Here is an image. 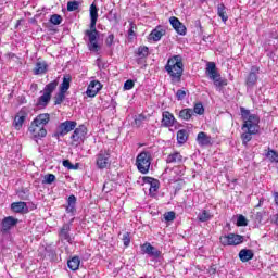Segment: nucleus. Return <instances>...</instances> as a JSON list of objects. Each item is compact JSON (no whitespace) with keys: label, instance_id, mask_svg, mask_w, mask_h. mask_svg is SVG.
Segmentation results:
<instances>
[{"label":"nucleus","instance_id":"53","mask_svg":"<svg viewBox=\"0 0 278 278\" xmlns=\"http://www.w3.org/2000/svg\"><path fill=\"white\" fill-rule=\"evenodd\" d=\"M142 121H144V116L139 115V117L135 119V123H136V125H140V123H142Z\"/></svg>","mask_w":278,"mask_h":278},{"label":"nucleus","instance_id":"2","mask_svg":"<svg viewBox=\"0 0 278 278\" xmlns=\"http://www.w3.org/2000/svg\"><path fill=\"white\" fill-rule=\"evenodd\" d=\"M165 71L169 75L172 84H181L184 77V58L181 55H174L167 60Z\"/></svg>","mask_w":278,"mask_h":278},{"label":"nucleus","instance_id":"45","mask_svg":"<svg viewBox=\"0 0 278 278\" xmlns=\"http://www.w3.org/2000/svg\"><path fill=\"white\" fill-rule=\"evenodd\" d=\"M53 181H55V175L53 174H47L43 177L42 184H53Z\"/></svg>","mask_w":278,"mask_h":278},{"label":"nucleus","instance_id":"43","mask_svg":"<svg viewBox=\"0 0 278 278\" xmlns=\"http://www.w3.org/2000/svg\"><path fill=\"white\" fill-rule=\"evenodd\" d=\"M247 217H244L243 215H239L237 218V227H247Z\"/></svg>","mask_w":278,"mask_h":278},{"label":"nucleus","instance_id":"48","mask_svg":"<svg viewBox=\"0 0 278 278\" xmlns=\"http://www.w3.org/2000/svg\"><path fill=\"white\" fill-rule=\"evenodd\" d=\"M176 99H178V101H184V99H186V90L184 89L177 90Z\"/></svg>","mask_w":278,"mask_h":278},{"label":"nucleus","instance_id":"34","mask_svg":"<svg viewBox=\"0 0 278 278\" xmlns=\"http://www.w3.org/2000/svg\"><path fill=\"white\" fill-rule=\"evenodd\" d=\"M162 36H164V29L156 28L151 31L150 38L154 40V42H159V40H162Z\"/></svg>","mask_w":278,"mask_h":278},{"label":"nucleus","instance_id":"21","mask_svg":"<svg viewBox=\"0 0 278 278\" xmlns=\"http://www.w3.org/2000/svg\"><path fill=\"white\" fill-rule=\"evenodd\" d=\"M49 121H51V115L49 113H41L33 121V123L45 127V125H49Z\"/></svg>","mask_w":278,"mask_h":278},{"label":"nucleus","instance_id":"35","mask_svg":"<svg viewBox=\"0 0 278 278\" xmlns=\"http://www.w3.org/2000/svg\"><path fill=\"white\" fill-rule=\"evenodd\" d=\"M212 213H210V211L207 210H203L198 214V219L200 220V223H207V220H210V218H212Z\"/></svg>","mask_w":278,"mask_h":278},{"label":"nucleus","instance_id":"30","mask_svg":"<svg viewBox=\"0 0 278 278\" xmlns=\"http://www.w3.org/2000/svg\"><path fill=\"white\" fill-rule=\"evenodd\" d=\"M60 83L58 80H53L51 83H49L48 85H46V87L43 88V93L48 94L51 97V94H53V92L55 91V88H58V85Z\"/></svg>","mask_w":278,"mask_h":278},{"label":"nucleus","instance_id":"42","mask_svg":"<svg viewBox=\"0 0 278 278\" xmlns=\"http://www.w3.org/2000/svg\"><path fill=\"white\" fill-rule=\"evenodd\" d=\"M108 20L110 22L118 23V15L116 14V11L111 10L108 14Z\"/></svg>","mask_w":278,"mask_h":278},{"label":"nucleus","instance_id":"29","mask_svg":"<svg viewBox=\"0 0 278 278\" xmlns=\"http://www.w3.org/2000/svg\"><path fill=\"white\" fill-rule=\"evenodd\" d=\"M81 264V261L79 260L78 256H74L72 257L68 262H67V266L70 270H79V265Z\"/></svg>","mask_w":278,"mask_h":278},{"label":"nucleus","instance_id":"40","mask_svg":"<svg viewBox=\"0 0 278 278\" xmlns=\"http://www.w3.org/2000/svg\"><path fill=\"white\" fill-rule=\"evenodd\" d=\"M11 210H27V203L14 202L11 204Z\"/></svg>","mask_w":278,"mask_h":278},{"label":"nucleus","instance_id":"24","mask_svg":"<svg viewBox=\"0 0 278 278\" xmlns=\"http://www.w3.org/2000/svg\"><path fill=\"white\" fill-rule=\"evenodd\" d=\"M184 160V156L179 152L170 153L166 159V164H179Z\"/></svg>","mask_w":278,"mask_h":278},{"label":"nucleus","instance_id":"50","mask_svg":"<svg viewBox=\"0 0 278 278\" xmlns=\"http://www.w3.org/2000/svg\"><path fill=\"white\" fill-rule=\"evenodd\" d=\"M106 47H112L114 45V34H110L105 39Z\"/></svg>","mask_w":278,"mask_h":278},{"label":"nucleus","instance_id":"8","mask_svg":"<svg viewBox=\"0 0 278 278\" xmlns=\"http://www.w3.org/2000/svg\"><path fill=\"white\" fill-rule=\"evenodd\" d=\"M0 225H1L0 233L5 236L10 233V231H12V229H14L16 225H18V218L13 216H7L2 219Z\"/></svg>","mask_w":278,"mask_h":278},{"label":"nucleus","instance_id":"19","mask_svg":"<svg viewBox=\"0 0 278 278\" xmlns=\"http://www.w3.org/2000/svg\"><path fill=\"white\" fill-rule=\"evenodd\" d=\"M197 142L200 147H210L212 144V137L207 132H199L197 136Z\"/></svg>","mask_w":278,"mask_h":278},{"label":"nucleus","instance_id":"6","mask_svg":"<svg viewBox=\"0 0 278 278\" xmlns=\"http://www.w3.org/2000/svg\"><path fill=\"white\" fill-rule=\"evenodd\" d=\"M111 154L110 150H100V152L96 155V166L100 170H105V168H110L112 166V161L110 160Z\"/></svg>","mask_w":278,"mask_h":278},{"label":"nucleus","instance_id":"1","mask_svg":"<svg viewBox=\"0 0 278 278\" xmlns=\"http://www.w3.org/2000/svg\"><path fill=\"white\" fill-rule=\"evenodd\" d=\"M90 25L89 29L85 30L84 40L87 41L89 51L97 53L99 51V37L100 33L97 30V21H99V9L97 4L92 3L89 9Z\"/></svg>","mask_w":278,"mask_h":278},{"label":"nucleus","instance_id":"12","mask_svg":"<svg viewBox=\"0 0 278 278\" xmlns=\"http://www.w3.org/2000/svg\"><path fill=\"white\" fill-rule=\"evenodd\" d=\"M143 182L149 186L150 197H157V190H160V180L146 176L143 177Z\"/></svg>","mask_w":278,"mask_h":278},{"label":"nucleus","instance_id":"33","mask_svg":"<svg viewBox=\"0 0 278 278\" xmlns=\"http://www.w3.org/2000/svg\"><path fill=\"white\" fill-rule=\"evenodd\" d=\"M25 115L18 113L13 122V127L18 131L23 127V123H25Z\"/></svg>","mask_w":278,"mask_h":278},{"label":"nucleus","instance_id":"41","mask_svg":"<svg viewBox=\"0 0 278 278\" xmlns=\"http://www.w3.org/2000/svg\"><path fill=\"white\" fill-rule=\"evenodd\" d=\"M134 29H136V24H134V22H130V27L128 29L129 40H134V38H136V31Z\"/></svg>","mask_w":278,"mask_h":278},{"label":"nucleus","instance_id":"49","mask_svg":"<svg viewBox=\"0 0 278 278\" xmlns=\"http://www.w3.org/2000/svg\"><path fill=\"white\" fill-rule=\"evenodd\" d=\"M134 86H135L134 80L128 79L124 84V90H131L134 88Z\"/></svg>","mask_w":278,"mask_h":278},{"label":"nucleus","instance_id":"47","mask_svg":"<svg viewBox=\"0 0 278 278\" xmlns=\"http://www.w3.org/2000/svg\"><path fill=\"white\" fill-rule=\"evenodd\" d=\"M68 206L75 210V204L77 203V198L75 195H70L67 199Z\"/></svg>","mask_w":278,"mask_h":278},{"label":"nucleus","instance_id":"23","mask_svg":"<svg viewBox=\"0 0 278 278\" xmlns=\"http://www.w3.org/2000/svg\"><path fill=\"white\" fill-rule=\"evenodd\" d=\"M49 103H51V96L43 92V94L38 98L36 108L39 110H45Z\"/></svg>","mask_w":278,"mask_h":278},{"label":"nucleus","instance_id":"51","mask_svg":"<svg viewBox=\"0 0 278 278\" xmlns=\"http://www.w3.org/2000/svg\"><path fill=\"white\" fill-rule=\"evenodd\" d=\"M123 242L124 245L127 247L131 242V238L129 237V232H126L123 235Z\"/></svg>","mask_w":278,"mask_h":278},{"label":"nucleus","instance_id":"11","mask_svg":"<svg viewBox=\"0 0 278 278\" xmlns=\"http://www.w3.org/2000/svg\"><path fill=\"white\" fill-rule=\"evenodd\" d=\"M28 131L33 136L34 140H40L47 136V129L45 126H40L34 122L30 123Z\"/></svg>","mask_w":278,"mask_h":278},{"label":"nucleus","instance_id":"46","mask_svg":"<svg viewBox=\"0 0 278 278\" xmlns=\"http://www.w3.org/2000/svg\"><path fill=\"white\" fill-rule=\"evenodd\" d=\"M164 219H165L167 223H170V222L175 220V212H173V211L166 212V213L164 214Z\"/></svg>","mask_w":278,"mask_h":278},{"label":"nucleus","instance_id":"9","mask_svg":"<svg viewBox=\"0 0 278 278\" xmlns=\"http://www.w3.org/2000/svg\"><path fill=\"white\" fill-rule=\"evenodd\" d=\"M141 252L143 253V255H148L149 257H152L154 262H157V260L162 257V251L157 250L155 247H153L149 242H146L141 245Z\"/></svg>","mask_w":278,"mask_h":278},{"label":"nucleus","instance_id":"57","mask_svg":"<svg viewBox=\"0 0 278 278\" xmlns=\"http://www.w3.org/2000/svg\"><path fill=\"white\" fill-rule=\"evenodd\" d=\"M276 225H278V214H277V218H276Z\"/></svg>","mask_w":278,"mask_h":278},{"label":"nucleus","instance_id":"52","mask_svg":"<svg viewBox=\"0 0 278 278\" xmlns=\"http://www.w3.org/2000/svg\"><path fill=\"white\" fill-rule=\"evenodd\" d=\"M63 166L68 168V170H73V163H71L68 160L63 161Z\"/></svg>","mask_w":278,"mask_h":278},{"label":"nucleus","instance_id":"54","mask_svg":"<svg viewBox=\"0 0 278 278\" xmlns=\"http://www.w3.org/2000/svg\"><path fill=\"white\" fill-rule=\"evenodd\" d=\"M274 201H275L276 205L278 206V192L274 193Z\"/></svg>","mask_w":278,"mask_h":278},{"label":"nucleus","instance_id":"32","mask_svg":"<svg viewBox=\"0 0 278 278\" xmlns=\"http://www.w3.org/2000/svg\"><path fill=\"white\" fill-rule=\"evenodd\" d=\"M188 130L186 129H180L177 132V142L178 144H186L188 142Z\"/></svg>","mask_w":278,"mask_h":278},{"label":"nucleus","instance_id":"27","mask_svg":"<svg viewBox=\"0 0 278 278\" xmlns=\"http://www.w3.org/2000/svg\"><path fill=\"white\" fill-rule=\"evenodd\" d=\"M178 116L181 118V121H190V118L194 116V111L192 109H182Z\"/></svg>","mask_w":278,"mask_h":278},{"label":"nucleus","instance_id":"44","mask_svg":"<svg viewBox=\"0 0 278 278\" xmlns=\"http://www.w3.org/2000/svg\"><path fill=\"white\" fill-rule=\"evenodd\" d=\"M50 23H52V25H60V24L62 23V17H61V15L53 14V15L50 17Z\"/></svg>","mask_w":278,"mask_h":278},{"label":"nucleus","instance_id":"17","mask_svg":"<svg viewBox=\"0 0 278 278\" xmlns=\"http://www.w3.org/2000/svg\"><path fill=\"white\" fill-rule=\"evenodd\" d=\"M59 238L64 242H68V244H73V238L71 237V225L64 224L59 231Z\"/></svg>","mask_w":278,"mask_h":278},{"label":"nucleus","instance_id":"15","mask_svg":"<svg viewBox=\"0 0 278 278\" xmlns=\"http://www.w3.org/2000/svg\"><path fill=\"white\" fill-rule=\"evenodd\" d=\"M101 88H103V85H101V81L99 80H92L86 91L87 97L93 98L99 94Z\"/></svg>","mask_w":278,"mask_h":278},{"label":"nucleus","instance_id":"20","mask_svg":"<svg viewBox=\"0 0 278 278\" xmlns=\"http://www.w3.org/2000/svg\"><path fill=\"white\" fill-rule=\"evenodd\" d=\"M243 132L241 134V140H242V144H244V147H247V144H249V142H251V140H253V136H256V134H260L257 130H251L249 128H245L244 130H242Z\"/></svg>","mask_w":278,"mask_h":278},{"label":"nucleus","instance_id":"5","mask_svg":"<svg viewBox=\"0 0 278 278\" xmlns=\"http://www.w3.org/2000/svg\"><path fill=\"white\" fill-rule=\"evenodd\" d=\"M151 152L148 151H142L137 155L136 166L139 173H142V175H147V173H149V169L151 168Z\"/></svg>","mask_w":278,"mask_h":278},{"label":"nucleus","instance_id":"26","mask_svg":"<svg viewBox=\"0 0 278 278\" xmlns=\"http://www.w3.org/2000/svg\"><path fill=\"white\" fill-rule=\"evenodd\" d=\"M254 255L255 254L253 253V250H249V249H242L239 252V258L242 262H250V260H253Z\"/></svg>","mask_w":278,"mask_h":278},{"label":"nucleus","instance_id":"38","mask_svg":"<svg viewBox=\"0 0 278 278\" xmlns=\"http://www.w3.org/2000/svg\"><path fill=\"white\" fill-rule=\"evenodd\" d=\"M193 114H199L200 116L205 114V108H203V103L199 102L194 104Z\"/></svg>","mask_w":278,"mask_h":278},{"label":"nucleus","instance_id":"4","mask_svg":"<svg viewBox=\"0 0 278 278\" xmlns=\"http://www.w3.org/2000/svg\"><path fill=\"white\" fill-rule=\"evenodd\" d=\"M205 75L214 83L216 88H223V86H227V79H223L220 77V73H218V68H216V63L207 62L205 67Z\"/></svg>","mask_w":278,"mask_h":278},{"label":"nucleus","instance_id":"31","mask_svg":"<svg viewBox=\"0 0 278 278\" xmlns=\"http://www.w3.org/2000/svg\"><path fill=\"white\" fill-rule=\"evenodd\" d=\"M71 81H72L71 75H65L63 77V81L60 86L61 92H68V89L71 88Z\"/></svg>","mask_w":278,"mask_h":278},{"label":"nucleus","instance_id":"37","mask_svg":"<svg viewBox=\"0 0 278 278\" xmlns=\"http://www.w3.org/2000/svg\"><path fill=\"white\" fill-rule=\"evenodd\" d=\"M66 92L61 91L54 97V105H61L65 99Z\"/></svg>","mask_w":278,"mask_h":278},{"label":"nucleus","instance_id":"39","mask_svg":"<svg viewBox=\"0 0 278 278\" xmlns=\"http://www.w3.org/2000/svg\"><path fill=\"white\" fill-rule=\"evenodd\" d=\"M76 10H79V1H70L67 2V11L68 12H75Z\"/></svg>","mask_w":278,"mask_h":278},{"label":"nucleus","instance_id":"7","mask_svg":"<svg viewBox=\"0 0 278 278\" xmlns=\"http://www.w3.org/2000/svg\"><path fill=\"white\" fill-rule=\"evenodd\" d=\"M243 240L244 238L242 236L236 233L225 235L219 238L223 247H238V244H242Z\"/></svg>","mask_w":278,"mask_h":278},{"label":"nucleus","instance_id":"3","mask_svg":"<svg viewBox=\"0 0 278 278\" xmlns=\"http://www.w3.org/2000/svg\"><path fill=\"white\" fill-rule=\"evenodd\" d=\"M240 112L241 118L243 119V125L241 129H251L252 132H260V116H257L256 114H251V111L244 109V106L240 108Z\"/></svg>","mask_w":278,"mask_h":278},{"label":"nucleus","instance_id":"25","mask_svg":"<svg viewBox=\"0 0 278 278\" xmlns=\"http://www.w3.org/2000/svg\"><path fill=\"white\" fill-rule=\"evenodd\" d=\"M217 16L222 18L223 23L229 21V15H227V7L224 3L217 5Z\"/></svg>","mask_w":278,"mask_h":278},{"label":"nucleus","instance_id":"18","mask_svg":"<svg viewBox=\"0 0 278 278\" xmlns=\"http://www.w3.org/2000/svg\"><path fill=\"white\" fill-rule=\"evenodd\" d=\"M162 125L163 127H173V125H175V123H177V119H175V115H173L170 112L168 111H164L163 115H162Z\"/></svg>","mask_w":278,"mask_h":278},{"label":"nucleus","instance_id":"55","mask_svg":"<svg viewBox=\"0 0 278 278\" xmlns=\"http://www.w3.org/2000/svg\"><path fill=\"white\" fill-rule=\"evenodd\" d=\"M105 188H108V182L103 185V192H110V190H106Z\"/></svg>","mask_w":278,"mask_h":278},{"label":"nucleus","instance_id":"14","mask_svg":"<svg viewBox=\"0 0 278 278\" xmlns=\"http://www.w3.org/2000/svg\"><path fill=\"white\" fill-rule=\"evenodd\" d=\"M257 75H260V67L252 66L245 81L248 88H253L257 84Z\"/></svg>","mask_w":278,"mask_h":278},{"label":"nucleus","instance_id":"22","mask_svg":"<svg viewBox=\"0 0 278 278\" xmlns=\"http://www.w3.org/2000/svg\"><path fill=\"white\" fill-rule=\"evenodd\" d=\"M49 68L47 61H37L34 68V75H45Z\"/></svg>","mask_w":278,"mask_h":278},{"label":"nucleus","instance_id":"13","mask_svg":"<svg viewBox=\"0 0 278 278\" xmlns=\"http://www.w3.org/2000/svg\"><path fill=\"white\" fill-rule=\"evenodd\" d=\"M169 23L173 29H175V31L179 34V36H186L188 29L186 28V25H184V23L179 21V18L172 16L169 18Z\"/></svg>","mask_w":278,"mask_h":278},{"label":"nucleus","instance_id":"36","mask_svg":"<svg viewBox=\"0 0 278 278\" xmlns=\"http://www.w3.org/2000/svg\"><path fill=\"white\" fill-rule=\"evenodd\" d=\"M137 55L138 58H140V60H143L144 58H149V47L140 46L137 50Z\"/></svg>","mask_w":278,"mask_h":278},{"label":"nucleus","instance_id":"56","mask_svg":"<svg viewBox=\"0 0 278 278\" xmlns=\"http://www.w3.org/2000/svg\"><path fill=\"white\" fill-rule=\"evenodd\" d=\"M21 212L22 214H27V212H29L28 210H22V211H17Z\"/></svg>","mask_w":278,"mask_h":278},{"label":"nucleus","instance_id":"28","mask_svg":"<svg viewBox=\"0 0 278 278\" xmlns=\"http://www.w3.org/2000/svg\"><path fill=\"white\" fill-rule=\"evenodd\" d=\"M265 157L271 163V164H278V152L268 148L267 152L265 153Z\"/></svg>","mask_w":278,"mask_h":278},{"label":"nucleus","instance_id":"10","mask_svg":"<svg viewBox=\"0 0 278 278\" xmlns=\"http://www.w3.org/2000/svg\"><path fill=\"white\" fill-rule=\"evenodd\" d=\"M77 127V122L75 121H65L59 125V128L54 136L60 138V136H66V134H71Z\"/></svg>","mask_w":278,"mask_h":278},{"label":"nucleus","instance_id":"16","mask_svg":"<svg viewBox=\"0 0 278 278\" xmlns=\"http://www.w3.org/2000/svg\"><path fill=\"white\" fill-rule=\"evenodd\" d=\"M85 136H86V127L79 126L78 128H75L71 138L74 144H81V142H84Z\"/></svg>","mask_w":278,"mask_h":278}]
</instances>
